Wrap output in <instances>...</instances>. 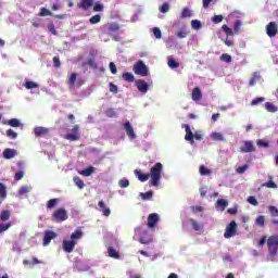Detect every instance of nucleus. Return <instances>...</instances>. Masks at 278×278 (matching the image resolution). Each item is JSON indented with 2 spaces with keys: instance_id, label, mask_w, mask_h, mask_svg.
I'll return each instance as SVG.
<instances>
[{
  "instance_id": "obj_1",
  "label": "nucleus",
  "mask_w": 278,
  "mask_h": 278,
  "mask_svg": "<svg viewBox=\"0 0 278 278\" xmlns=\"http://www.w3.org/2000/svg\"><path fill=\"white\" fill-rule=\"evenodd\" d=\"M163 168H164V165H162V163H156L154 164V166L151 167L150 173L143 174L142 170L136 169L135 175L141 182L149 181V177H150L151 186L157 187L160 186V179H162Z\"/></svg>"
},
{
  "instance_id": "obj_2",
  "label": "nucleus",
  "mask_w": 278,
  "mask_h": 278,
  "mask_svg": "<svg viewBox=\"0 0 278 278\" xmlns=\"http://www.w3.org/2000/svg\"><path fill=\"white\" fill-rule=\"evenodd\" d=\"M53 223H64L68 220V212L64 207H60L52 213L51 216Z\"/></svg>"
},
{
  "instance_id": "obj_3",
  "label": "nucleus",
  "mask_w": 278,
  "mask_h": 278,
  "mask_svg": "<svg viewBox=\"0 0 278 278\" xmlns=\"http://www.w3.org/2000/svg\"><path fill=\"white\" fill-rule=\"evenodd\" d=\"M268 253L271 257H275L278 253V236L274 235L267 239Z\"/></svg>"
},
{
  "instance_id": "obj_4",
  "label": "nucleus",
  "mask_w": 278,
  "mask_h": 278,
  "mask_svg": "<svg viewBox=\"0 0 278 278\" xmlns=\"http://www.w3.org/2000/svg\"><path fill=\"white\" fill-rule=\"evenodd\" d=\"M134 71L136 75H141V77H147V75H149V68H147V65L142 61H139L134 65Z\"/></svg>"
},
{
  "instance_id": "obj_5",
  "label": "nucleus",
  "mask_w": 278,
  "mask_h": 278,
  "mask_svg": "<svg viewBox=\"0 0 278 278\" xmlns=\"http://www.w3.org/2000/svg\"><path fill=\"white\" fill-rule=\"evenodd\" d=\"M238 233V224L236 222H230L229 225L226 227L224 232V238L229 239L233 238Z\"/></svg>"
},
{
  "instance_id": "obj_6",
  "label": "nucleus",
  "mask_w": 278,
  "mask_h": 278,
  "mask_svg": "<svg viewBox=\"0 0 278 278\" xmlns=\"http://www.w3.org/2000/svg\"><path fill=\"white\" fill-rule=\"evenodd\" d=\"M121 29V26L116 23H108L102 26L103 34H106V36H112V34H116Z\"/></svg>"
},
{
  "instance_id": "obj_7",
  "label": "nucleus",
  "mask_w": 278,
  "mask_h": 278,
  "mask_svg": "<svg viewBox=\"0 0 278 278\" xmlns=\"http://www.w3.org/2000/svg\"><path fill=\"white\" fill-rule=\"evenodd\" d=\"M75 247H77L76 240H63V251L65 253H73V251H75Z\"/></svg>"
},
{
  "instance_id": "obj_8",
  "label": "nucleus",
  "mask_w": 278,
  "mask_h": 278,
  "mask_svg": "<svg viewBox=\"0 0 278 278\" xmlns=\"http://www.w3.org/2000/svg\"><path fill=\"white\" fill-rule=\"evenodd\" d=\"M266 34L269 38H275L278 34V26L275 22H269L266 26Z\"/></svg>"
},
{
  "instance_id": "obj_9",
  "label": "nucleus",
  "mask_w": 278,
  "mask_h": 278,
  "mask_svg": "<svg viewBox=\"0 0 278 278\" xmlns=\"http://www.w3.org/2000/svg\"><path fill=\"white\" fill-rule=\"evenodd\" d=\"M65 140H71L72 142L79 140V125H75L72 132L65 135Z\"/></svg>"
},
{
  "instance_id": "obj_10",
  "label": "nucleus",
  "mask_w": 278,
  "mask_h": 278,
  "mask_svg": "<svg viewBox=\"0 0 278 278\" xmlns=\"http://www.w3.org/2000/svg\"><path fill=\"white\" fill-rule=\"evenodd\" d=\"M55 238H58V233L52 230H47L43 236V247H49V244H51V241L55 240Z\"/></svg>"
},
{
  "instance_id": "obj_11",
  "label": "nucleus",
  "mask_w": 278,
  "mask_h": 278,
  "mask_svg": "<svg viewBox=\"0 0 278 278\" xmlns=\"http://www.w3.org/2000/svg\"><path fill=\"white\" fill-rule=\"evenodd\" d=\"M157 223H160V215L157 213H152L148 216L149 229H153Z\"/></svg>"
},
{
  "instance_id": "obj_12",
  "label": "nucleus",
  "mask_w": 278,
  "mask_h": 278,
  "mask_svg": "<svg viewBox=\"0 0 278 278\" xmlns=\"http://www.w3.org/2000/svg\"><path fill=\"white\" fill-rule=\"evenodd\" d=\"M182 127L185 128V131H186L185 140H187V142H190V144H193L194 143V134L190 129V125L185 124V125H182Z\"/></svg>"
},
{
  "instance_id": "obj_13",
  "label": "nucleus",
  "mask_w": 278,
  "mask_h": 278,
  "mask_svg": "<svg viewBox=\"0 0 278 278\" xmlns=\"http://www.w3.org/2000/svg\"><path fill=\"white\" fill-rule=\"evenodd\" d=\"M92 5H94V0H80V2L77 4V8L88 12Z\"/></svg>"
},
{
  "instance_id": "obj_14",
  "label": "nucleus",
  "mask_w": 278,
  "mask_h": 278,
  "mask_svg": "<svg viewBox=\"0 0 278 278\" xmlns=\"http://www.w3.org/2000/svg\"><path fill=\"white\" fill-rule=\"evenodd\" d=\"M136 86L139 92H142L143 94H147V92H149V84H147V81L142 79L136 80Z\"/></svg>"
},
{
  "instance_id": "obj_15",
  "label": "nucleus",
  "mask_w": 278,
  "mask_h": 278,
  "mask_svg": "<svg viewBox=\"0 0 278 278\" xmlns=\"http://www.w3.org/2000/svg\"><path fill=\"white\" fill-rule=\"evenodd\" d=\"M241 153H253L255 151V146L253 141H244L243 147L240 148Z\"/></svg>"
},
{
  "instance_id": "obj_16",
  "label": "nucleus",
  "mask_w": 278,
  "mask_h": 278,
  "mask_svg": "<svg viewBox=\"0 0 278 278\" xmlns=\"http://www.w3.org/2000/svg\"><path fill=\"white\" fill-rule=\"evenodd\" d=\"M124 129H125L128 138H130V140L136 139V132L134 131V127H131V124L129 122H126L124 124Z\"/></svg>"
},
{
  "instance_id": "obj_17",
  "label": "nucleus",
  "mask_w": 278,
  "mask_h": 278,
  "mask_svg": "<svg viewBox=\"0 0 278 278\" xmlns=\"http://www.w3.org/2000/svg\"><path fill=\"white\" fill-rule=\"evenodd\" d=\"M192 101H201L203 99V93H201V88L194 87L191 93Z\"/></svg>"
},
{
  "instance_id": "obj_18",
  "label": "nucleus",
  "mask_w": 278,
  "mask_h": 278,
  "mask_svg": "<svg viewBox=\"0 0 278 278\" xmlns=\"http://www.w3.org/2000/svg\"><path fill=\"white\" fill-rule=\"evenodd\" d=\"M34 134H35V136H37V137L47 136V134H49V128H45V127H42V126L35 127V128H34Z\"/></svg>"
},
{
  "instance_id": "obj_19",
  "label": "nucleus",
  "mask_w": 278,
  "mask_h": 278,
  "mask_svg": "<svg viewBox=\"0 0 278 278\" xmlns=\"http://www.w3.org/2000/svg\"><path fill=\"white\" fill-rule=\"evenodd\" d=\"M98 205L101 208L103 216H110V214H112V211H110V207L105 205V202H103V200L99 201Z\"/></svg>"
},
{
  "instance_id": "obj_20",
  "label": "nucleus",
  "mask_w": 278,
  "mask_h": 278,
  "mask_svg": "<svg viewBox=\"0 0 278 278\" xmlns=\"http://www.w3.org/2000/svg\"><path fill=\"white\" fill-rule=\"evenodd\" d=\"M15 155H16V150H14V149L7 148L3 151V157L5 160H12V157H15Z\"/></svg>"
},
{
  "instance_id": "obj_21",
  "label": "nucleus",
  "mask_w": 278,
  "mask_h": 278,
  "mask_svg": "<svg viewBox=\"0 0 278 278\" xmlns=\"http://www.w3.org/2000/svg\"><path fill=\"white\" fill-rule=\"evenodd\" d=\"M108 254L109 257H113V260H121V254L113 247H109Z\"/></svg>"
},
{
  "instance_id": "obj_22",
  "label": "nucleus",
  "mask_w": 278,
  "mask_h": 278,
  "mask_svg": "<svg viewBox=\"0 0 278 278\" xmlns=\"http://www.w3.org/2000/svg\"><path fill=\"white\" fill-rule=\"evenodd\" d=\"M265 110H267V112H270L271 114H275V112H278V106L275 105L273 102H266Z\"/></svg>"
},
{
  "instance_id": "obj_23",
  "label": "nucleus",
  "mask_w": 278,
  "mask_h": 278,
  "mask_svg": "<svg viewBox=\"0 0 278 278\" xmlns=\"http://www.w3.org/2000/svg\"><path fill=\"white\" fill-rule=\"evenodd\" d=\"M227 205H229V202L225 199H218L216 202V207H219L222 212H225V207H227Z\"/></svg>"
},
{
  "instance_id": "obj_24",
  "label": "nucleus",
  "mask_w": 278,
  "mask_h": 278,
  "mask_svg": "<svg viewBox=\"0 0 278 278\" xmlns=\"http://www.w3.org/2000/svg\"><path fill=\"white\" fill-rule=\"evenodd\" d=\"M24 88H26V90H34V88H40V86L38 85V83L26 80L24 84Z\"/></svg>"
},
{
  "instance_id": "obj_25",
  "label": "nucleus",
  "mask_w": 278,
  "mask_h": 278,
  "mask_svg": "<svg viewBox=\"0 0 278 278\" xmlns=\"http://www.w3.org/2000/svg\"><path fill=\"white\" fill-rule=\"evenodd\" d=\"M11 213L9 210H4L0 213V223H5V220H10Z\"/></svg>"
},
{
  "instance_id": "obj_26",
  "label": "nucleus",
  "mask_w": 278,
  "mask_h": 278,
  "mask_svg": "<svg viewBox=\"0 0 278 278\" xmlns=\"http://www.w3.org/2000/svg\"><path fill=\"white\" fill-rule=\"evenodd\" d=\"M73 181H74L75 186H77V188H79V190H84L86 184H84V180L81 178H79L78 176H75L73 178Z\"/></svg>"
},
{
  "instance_id": "obj_27",
  "label": "nucleus",
  "mask_w": 278,
  "mask_h": 278,
  "mask_svg": "<svg viewBox=\"0 0 278 278\" xmlns=\"http://www.w3.org/2000/svg\"><path fill=\"white\" fill-rule=\"evenodd\" d=\"M104 114H105V116H108V118H117L118 117V113H116V111L114 109H106Z\"/></svg>"
},
{
  "instance_id": "obj_28",
  "label": "nucleus",
  "mask_w": 278,
  "mask_h": 278,
  "mask_svg": "<svg viewBox=\"0 0 278 278\" xmlns=\"http://www.w3.org/2000/svg\"><path fill=\"white\" fill-rule=\"evenodd\" d=\"M76 81H77V74L72 73L71 76L67 79V85L70 86V88H73V86H75Z\"/></svg>"
},
{
  "instance_id": "obj_29",
  "label": "nucleus",
  "mask_w": 278,
  "mask_h": 278,
  "mask_svg": "<svg viewBox=\"0 0 278 278\" xmlns=\"http://www.w3.org/2000/svg\"><path fill=\"white\" fill-rule=\"evenodd\" d=\"M58 203H60V200H59L58 198L50 199V200L47 202V208H48V210H53V207H55V205H58Z\"/></svg>"
},
{
  "instance_id": "obj_30",
  "label": "nucleus",
  "mask_w": 278,
  "mask_h": 278,
  "mask_svg": "<svg viewBox=\"0 0 278 278\" xmlns=\"http://www.w3.org/2000/svg\"><path fill=\"white\" fill-rule=\"evenodd\" d=\"M192 16V11L188 8H184L180 14V18H190Z\"/></svg>"
},
{
  "instance_id": "obj_31",
  "label": "nucleus",
  "mask_w": 278,
  "mask_h": 278,
  "mask_svg": "<svg viewBox=\"0 0 278 278\" xmlns=\"http://www.w3.org/2000/svg\"><path fill=\"white\" fill-rule=\"evenodd\" d=\"M211 138H212V140H215L217 142H223V140H225V137L220 132H213L211 135Z\"/></svg>"
},
{
  "instance_id": "obj_32",
  "label": "nucleus",
  "mask_w": 278,
  "mask_h": 278,
  "mask_svg": "<svg viewBox=\"0 0 278 278\" xmlns=\"http://www.w3.org/2000/svg\"><path fill=\"white\" fill-rule=\"evenodd\" d=\"M140 197L142 201H151V199H153V191H147L144 193L141 192Z\"/></svg>"
},
{
  "instance_id": "obj_33",
  "label": "nucleus",
  "mask_w": 278,
  "mask_h": 278,
  "mask_svg": "<svg viewBox=\"0 0 278 278\" xmlns=\"http://www.w3.org/2000/svg\"><path fill=\"white\" fill-rule=\"evenodd\" d=\"M199 170H200V175H202V176L212 175V169L205 167V165H201Z\"/></svg>"
},
{
  "instance_id": "obj_34",
  "label": "nucleus",
  "mask_w": 278,
  "mask_h": 278,
  "mask_svg": "<svg viewBox=\"0 0 278 278\" xmlns=\"http://www.w3.org/2000/svg\"><path fill=\"white\" fill-rule=\"evenodd\" d=\"M84 232L81 230H76L71 235V240H81Z\"/></svg>"
},
{
  "instance_id": "obj_35",
  "label": "nucleus",
  "mask_w": 278,
  "mask_h": 278,
  "mask_svg": "<svg viewBox=\"0 0 278 278\" xmlns=\"http://www.w3.org/2000/svg\"><path fill=\"white\" fill-rule=\"evenodd\" d=\"M5 197H8V188L0 182V199H5Z\"/></svg>"
},
{
  "instance_id": "obj_36",
  "label": "nucleus",
  "mask_w": 278,
  "mask_h": 278,
  "mask_svg": "<svg viewBox=\"0 0 278 278\" xmlns=\"http://www.w3.org/2000/svg\"><path fill=\"white\" fill-rule=\"evenodd\" d=\"M268 212H269V214H270V216L273 218H277V216H278V208H277V206L269 205L268 206Z\"/></svg>"
},
{
  "instance_id": "obj_37",
  "label": "nucleus",
  "mask_w": 278,
  "mask_h": 278,
  "mask_svg": "<svg viewBox=\"0 0 278 278\" xmlns=\"http://www.w3.org/2000/svg\"><path fill=\"white\" fill-rule=\"evenodd\" d=\"M123 79L125 81H129V83H132L135 77H134V74L129 73V72H125L123 75H122Z\"/></svg>"
},
{
  "instance_id": "obj_38",
  "label": "nucleus",
  "mask_w": 278,
  "mask_h": 278,
  "mask_svg": "<svg viewBox=\"0 0 278 278\" xmlns=\"http://www.w3.org/2000/svg\"><path fill=\"white\" fill-rule=\"evenodd\" d=\"M222 29H223L224 34H226L227 37L233 36V34H235L233 29L229 28V26H227V24H224L222 26Z\"/></svg>"
},
{
  "instance_id": "obj_39",
  "label": "nucleus",
  "mask_w": 278,
  "mask_h": 278,
  "mask_svg": "<svg viewBox=\"0 0 278 278\" xmlns=\"http://www.w3.org/2000/svg\"><path fill=\"white\" fill-rule=\"evenodd\" d=\"M38 16H53V13L47 8H41Z\"/></svg>"
},
{
  "instance_id": "obj_40",
  "label": "nucleus",
  "mask_w": 278,
  "mask_h": 278,
  "mask_svg": "<svg viewBox=\"0 0 278 278\" xmlns=\"http://www.w3.org/2000/svg\"><path fill=\"white\" fill-rule=\"evenodd\" d=\"M89 23L91 25H97L98 23H101V15L97 14L89 18Z\"/></svg>"
},
{
  "instance_id": "obj_41",
  "label": "nucleus",
  "mask_w": 278,
  "mask_h": 278,
  "mask_svg": "<svg viewBox=\"0 0 278 278\" xmlns=\"http://www.w3.org/2000/svg\"><path fill=\"white\" fill-rule=\"evenodd\" d=\"M10 227H12V222H9L7 224H0V233H5V231H8Z\"/></svg>"
},
{
  "instance_id": "obj_42",
  "label": "nucleus",
  "mask_w": 278,
  "mask_h": 278,
  "mask_svg": "<svg viewBox=\"0 0 278 278\" xmlns=\"http://www.w3.org/2000/svg\"><path fill=\"white\" fill-rule=\"evenodd\" d=\"M265 223H266V217H264L263 215H260L255 219V225H258V227H264Z\"/></svg>"
},
{
  "instance_id": "obj_43",
  "label": "nucleus",
  "mask_w": 278,
  "mask_h": 278,
  "mask_svg": "<svg viewBox=\"0 0 278 278\" xmlns=\"http://www.w3.org/2000/svg\"><path fill=\"white\" fill-rule=\"evenodd\" d=\"M92 173H94V167L90 166V167L85 168L81 172V175H84V177H90V175H92Z\"/></svg>"
},
{
  "instance_id": "obj_44",
  "label": "nucleus",
  "mask_w": 278,
  "mask_h": 278,
  "mask_svg": "<svg viewBox=\"0 0 278 278\" xmlns=\"http://www.w3.org/2000/svg\"><path fill=\"white\" fill-rule=\"evenodd\" d=\"M159 10L162 14H166V12L170 10V4H168V2H165L159 8Z\"/></svg>"
},
{
  "instance_id": "obj_45",
  "label": "nucleus",
  "mask_w": 278,
  "mask_h": 278,
  "mask_svg": "<svg viewBox=\"0 0 278 278\" xmlns=\"http://www.w3.org/2000/svg\"><path fill=\"white\" fill-rule=\"evenodd\" d=\"M266 101V98L258 97L251 101V105H260V103H264Z\"/></svg>"
},
{
  "instance_id": "obj_46",
  "label": "nucleus",
  "mask_w": 278,
  "mask_h": 278,
  "mask_svg": "<svg viewBox=\"0 0 278 278\" xmlns=\"http://www.w3.org/2000/svg\"><path fill=\"white\" fill-rule=\"evenodd\" d=\"M169 68H179V63L175 59H168Z\"/></svg>"
},
{
  "instance_id": "obj_47",
  "label": "nucleus",
  "mask_w": 278,
  "mask_h": 278,
  "mask_svg": "<svg viewBox=\"0 0 278 278\" xmlns=\"http://www.w3.org/2000/svg\"><path fill=\"white\" fill-rule=\"evenodd\" d=\"M247 170H249V165L248 164L239 166L236 169V173H238V175H242V174L247 173Z\"/></svg>"
},
{
  "instance_id": "obj_48",
  "label": "nucleus",
  "mask_w": 278,
  "mask_h": 278,
  "mask_svg": "<svg viewBox=\"0 0 278 278\" xmlns=\"http://www.w3.org/2000/svg\"><path fill=\"white\" fill-rule=\"evenodd\" d=\"M222 62H226V64H231V56L227 53H224L219 56Z\"/></svg>"
},
{
  "instance_id": "obj_49",
  "label": "nucleus",
  "mask_w": 278,
  "mask_h": 278,
  "mask_svg": "<svg viewBox=\"0 0 278 278\" xmlns=\"http://www.w3.org/2000/svg\"><path fill=\"white\" fill-rule=\"evenodd\" d=\"M240 27H242V22L240 20H237L233 25V33L239 34Z\"/></svg>"
},
{
  "instance_id": "obj_50",
  "label": "nucleus",
  "mask_w": 278,
  "mask_h": 278,
  "mask_svg": "<svg viewBox=\"0 0 278 278\" xmlns=\"http://www.w3.org/2000/svg\"><path fill=\"white\" fill-rule=\"evenodd\" d=\"M191 27L192 29H201L202 27L201 21L199 20L191 21Z\"/></svg>"
},
{
  "instance_id": "obj_51",
  "label": "nucleus",
  "mask_w": 278,
  "mask_h": 278,
  "mask_svg": "<svg viewBox=\"0 0 278 278\" xmlns=\"http://www.w3.org/2000/svg\"><path fill=\"white\" fill-rule=\"evenodd\" d=\"M119 188H129V179L124 178L118 181Z\"/></svg>"
},
{
  "instance_id": "obj_52",
  "label": "nucleus",
  "mask_w": 278,
  "mask_h": 278,
  "mask_svg": "<svg viewBox=\"0 0 278 278\" xmlns=\"http://www.w3.org/2000/svg\"><path fill=\"white\" fill-rule=\"evenodd\" d=\"M7 136L8 138H12V140H16V138H18V134H16L14 130L12 129H8L7 130Z\"/></svg>"
},
{
  "instance_id": "obj_53",
  "label": "nucleus",
  "mask_w": 278,
  "mask_h": 278,
  "mask_svg": "<svg viewBox=\"0 0 278 278\" xmlns=\"http://www.w3.org/2000/svg\"><path fill=\"white\" fill-rule=\"evenodd\" d=\"M8 125H10V127H18L21 125V121L12 118L8 122Z\"/></svg>"
},
{
  "instance_id": "obj_54",
  "label": "nucleus",
  "mask_w": 278,
  "mask_h": 278,
  "mask_svg": "<svg viewBox=\"0 0 278 278\" xmlns=\"http://www.w3.org/2000/svg\"><path fill=\"white\" fill-rule=\"evenodd\" d=\"M110 92H113V94H118V86H116L114 83L109 84Z\"/></svg>"
},
{
  "instance_id": "obj_55",
  "label": "nucleus",
  "mask_w": 278,
  "mask_h": 278,
  "mask_svg": "<svg viewBox=\"0 0 278 278\" xmlns=\"http://www.w3.org/2000/svg\"><path fill=\"white\" fill-rule=\"evenodd\" d=\"M256 144H257V147H263L265 149H267V147H270V144L267 141H265L264 139H258L256 141Z\"/></svg>"
},
{
  "instance_id": "obj_56",
  "label": "nucleus",
  "mask_w": 278,
  "mask_h": 278,
  "mask_svg": "<svg viewBox=\"0 0 278 278\" xmlns=\"http://www.w3.org/2000/svg\"><path fill=\"white\" fill-rule=\"evenodd\" d=\"M48 29L50 34L58 36V30L55 29V25H53V23L48 24Z\"/></svg>"
},
{
  "instance_id": "obj_57",
  "label": "nucleus",
  "mask_w": 278,
  "mask_h": 278,
  "mask_svg": "<svg viewBox=\"0 0 278 278\" xmlns=\"http://www.w3.org/2000/svg\"><path fill=\"white\" fill-rule=\"evenodd\" d=\"M153 35L157 40H160V38H162V30L159 27H154Z\"/></svg>"
},
{
  "instance_id": "obj_58",
  "label": "nucleus",
  "mask_w": 278,
  "mask_h": 278,
  "mask_svg": "<svg viewBox=\"0 0 278 278\" xmlns=\"http://www.w3.org/2000/svg\"><path fill=\"white\" fill-rule=\"evenodd\" d=\"M248 203H250V205H254V207L258 205L257 199H255L253 195L248 198Z\"/></svg>"
},
{
  "instance_id": "obj_59",
  "label": "nucleus",
  "mask_w": 278,
  "mask_h": 278,
  "mask_svg": "<svg viewBox=\"0 0 278 278\" xmlns=\"http://www.w3.org/2000/svg\"><path fill=\"white\" fill-rule=\"evenodd\" d=\"M139 242H140V244H151L152 239L147 238V237H141V238H139Z\"/></svg>"
},
{
  "instance_id": "obj_60",
  "label": "nucleus",
  "mask_w": 278,
  "mask_h": 278,
  "mask_svg": "<svg viewBox=\"0 0 278 278\" xmlns=\"http://www.w3.org/2000/svg\"><path fill=\"white\" fill-rule=\"evenodd\" d=\"M223 15H215L213 18H212V22L215 23V25H218V23H223Z\"/></svg>"
},
{
  "instance_id": "obj_61",
  "label": "nucleus",
  "mask_w": 278,
  "mask_h": 278,
  "mask_svg": "<svg viewBox=\"0 0 278 278\" xmlns=\"http://www.w3.org/2000/svg\"><path fill=\"white\" fill-rule=\"evenodd\" d=\"M27 192H29V187L27 186H22L18 190L20 195L27 194Z\"/></svg>"
},
{
  "instance_id": "obj_62",
  "label": "nucleus",
  "mask_w": 278,
  "mask_h": 278,
  "mask_svg": "<svg viewBox=\"0 0 278 278\" xmlns=\"http://www.w3.org/2000/svg\"><path fill=\"white\" fill-rule=\"evenodd\" d=\"M176 36L177 38H186V36H188V31L180 29L177 31Z\"/></svg>"
},
{
  "instance_id": "obj_63",
  "label": "nucleus",
  "mask_w": 278,
  "mask_h": 278,
  "mask_svg": "<svg viewBox=\"0 0 278 278\" xmlns=\"http://www.w3.org/2000/svg\"><path fill=\"white\" fill-rule=\"evenodd\" d=\"M93 12H103V4L96 3L93 7Z\"/></svg>"
},
{
  "instance_id": "obj_64",
  "label": "nucleus",
  "mask_w": 278,
  "mask_h": 278,
  "mask_svg": "<svg viewBox=\"0 0 278 278\" xmlns=\"http://www.w3.org/2000/svg\"><path fill=\"white\" fill-rule=\"evenodd\" d=\"M263 186H265V188H277V184L273 180L265 182Z\"/></svg>"
}]
</instances>
